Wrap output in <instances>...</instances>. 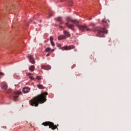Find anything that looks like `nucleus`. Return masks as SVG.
Instances as JSON below:
<instances>
[{
  "label": "nucleus",
  "instance_id": "23",
  "mask_svg": "<svg viewBox=\"0 0 131 131\" xmlns=\"http://www.w3.org/2000/svg\"><path fill=\"white\" fill-rule=\"evenodd\" d=\"M36 78V79H38V80H40V77L39 76H37Z\"/></svg>",
  "mask_w": 131,
  "mask_h": 131
},
{
  "label": "nucleus",
  "instance_id": "28",
  "mask_svg": "<svg viewBox=\"0 0 131 131\" xmlns=\"http://www.w3.org/2000/svg\"><path fill=\"white\" fill-rule=\"evenodd\" d=\"M28 75H31V73H29Z\"/></svg>",
  "mask_w": 131,
  "mask_h": 131
},
{
  "label": "nucleus",
  "instance_id": "29",
  "mask_svg": "<svg viewBox=\"0 0 131 131\" xmlns=\"http://www.w3.org/2000/svg\"><path fill=\"white\" fill-rule=\"evenodd\" d=\"M60 28H62V26H60Z\"/></svg>",
  "mask_w": 131,
  "mask_h": 131
},
{
  "label": "nucleus",
  "instance_id": "22",
  "mask_svg": "<svg viewBox=\"0 0 131 131\" xmlns=\"http://www.w3.org/2000/svg\"><path fill=\"white\" fill-rule=\"evenodd\" d=\"M30 79H32V80H34V79H35L34 78H33V76H30Z\"/></svg>",
  "mask_w": 131,
  "mask_h": 131
},
{
  "label": "nucleus",
  "instance_id": "6",
  "mask_svg": "<svg viewBox=\"0 0 131 131\" xmlns=\"http://www.w3.org/2000/svg\"><path fill=\"white\" fill-rule=\"evenodd\" d=\"M57 47L59 48L60 50H62V51H64V49L66 50V51H70V50H72L75 48L73 46H65L61 48V44H58Z\"/></svg>",
  "mask_w": 131,
  "mask_h": 131
},
{
  "label": "nucleus",
  "instance_id": "15",
  "mask_svg": "<svg viewBox=\"0 0 131 131\" xmlns=\"http://www.w3.org/2000/svg\"><path fill=\"white\" fill-rule=\"evenodd\" d=\"M37 88H38V89H40L41 90H42L43 89H46V87L44 86L43 85H41V84H37Z\"/></svg>",
  "mask_w": 131,
  "mask_h": 131
},
{
  "label": "nucleus",
  "instance_id": "7",
  "mask_svg": "<svg viewBox=\"0 0 131 131\" xmlns=\"http://www.w3.org/2000/svg\"><path fill=\"white\" fill-rule=\"evenodd\" d=\"M20 95H21V91H15L13 92L12 96L14 98V101H15V102H16V101H17V98H18L19 97V96H20Z\"/></svg>",
  "mask_w": 131,
  "mask_h": 131
},
{
  "label": "nucleus",
  "instance_id": "13",
  "mask_svg": "<svg viewBox=\"0 0 131 131\" xmlns=\"http://www.w3.org/2000/svg\"><path fill=\"white\" fill-rule=\"evenodd\" d=\"M55 19L58 21V22H59V24L62 25L64 24V21H63V20H62V17H58Z\"/></svg>",
  "mask_w": 131,
  "mask_h": 131
},
{
  "label": "nucleus",
  "instance_id": "24",
  "mask_svg": "<svg viewBox=\"0 0 131 131\" xmlns=\"http://www.w3.org/2000/svg\"><path fill=\"white\" fill-rule=\"evenodd\" d=\"M53 37L50 36V42L53 41Z\"/></svg>",
  "mask_w": 131,
  "mask_h": 131
},
{
  "label": "nucleus",
  "instance_id": "26",
  "mask_svg": "<svg viewBox=\"0 0 131 131\" xmlns=\"http://www.w3.org/2000/svg\"><path fill=\"white\" fill-rule=\"evenodd\" d=\"M54 51H55V50H54V49H52V50H51V53H53V52H54Z\"/></svg>",
  "mask_w": 131,
  "mask_h": 131
},
{
  "label": "nucleus",
  "instance_id": "17",
  "mask_svg": "<svg viewBox=\"0 0 131 131\" xmlns=\"http://www.w3.org/2000/svg\"><path fill=\"white\" fill-rule=\"evenodd\" d=\"M67 2L69 3L70 4V6H72V1L71 0H67Z\"/></svg>",
  "mask_w": 131,
  "mask_h": 131
},
{
  "label": "nucleus",
  "instance_id": "5",
  "mask_svg": "<svg viewBox=\"0 0 131 131\" xmlns=\"http://www.w3.org/2000/svg\"><path fill=\"white\" fill-rule=\"evenodd\" d=\"M108 32L107 30L105 28H100L97 31V36H99V37H104V34H107Z\"/></svg>",
  "mask_w": 131,
  "mask_h": 131
},
{
  "label": "nucleus",
  "instance_id": "9",
  "mask_svg": "<svg viewBox=\"0 0 131 131\" xmlns=\"http://www.w3.org/2000/svg\"><path fill=\"white\" fill-rule=\"evenodd\" d=\"M28 58H29L30 63H31L32 64L35 63V60H34V58H33V56L32 55L28 56Z\"/></svg>",
  "mask_w": 131,
  "mask_h": 131
},
{
  "label": "nucleus",
  "instance_id": "1",
  "mask_svg": "<svg viewBox=\"0 0 131 131\" xmlns=\"http://www.w3.org/2000/svg\"><path fill=\"white\" fill-rule=\"evenodd\" d=\"M47 96H48L47 92H44L34 97L30 101L31 106L37 107L39 104H43L47 101Z\"/></svg>",
  "mask_w": 131,
  "mask_h": 131
},
{
  "label": "nucleus",
  "instance_id": "21",
  "mask_svg": "<svg viewBox=\"0 0 131 131\" xmlns=\"http://www.w3.org/2000/svg\"><path fill=\"white\" fill-rule=\"evenodd\" d=\"M51 43V45L52 46V47H55V43H54V42L52 41L51 42H50Z\"/></svg>",
  "mask_w": 131,
  "mask_h": 131
},
{
  "label": "nucleus",
  "instance_id": "16",
  "mask_svg": "<svg viewBox=\"0 0 131 131\" xmlns=\"http://www.w3.org/2000/svg\"><path fill=\"white\" fill-rule=\"evenodd\" d=\"M102 23L105 25V26H107V21L105 20H102Z\"/></svg>",
  "mask_w": 131,
  "mask_h": 131
},
{
  "label": "nucleus",
  "instance_id": "14",
  "mask_svg": "<svg viewBox=\"0 0 131 131\" xmlns=\"http://www.w3.org/2000/svg\"><path fill=\"white\" fill-rule=\"evenodd\" d=\"M35 69V66H31L29 68V70L30 71H34V69Z\"/></svg>",
  "mask_w": 131,
  "mask_h": 131
},
{
  "label": "nucleus",
  "instance_id": "25",
  "mask_svg": "<svg viewBox=\"0 0 131 131\" xmlns=\"http://www.w3.org/2000/svg\"><path fill=\"white\" fill-rule=\"evenodd\" d=\"M50 53H48V54H47V57H49V56H50Z\"/></svg>",
  "mask_w": 131,
  "mask_h": 131
},
{
  "label": "nucleus",
  "instance_id": "4",
  "mask_svg": "<svg viewBox=\"0 0 131 131\" xmlns=\"http://www.w3.org/2000/svg\"><path fill=\"white\" fill-rule=\"evenodd\" d=\"M70 36H71V35L69 32L64 30L63 31V35H61L60 36H58V40H62V39H66V38L70 37Z\"/></svg>",
  "mask_w": 131,
  "mask_h": 131
},
{
  "label": "nucleus",
  "instance_id": "8",
  "mask_svg": "<svg viewBox=\"0 0 131 131\" xmlns=\"http://www.w3.org/2000/svg\"><path fill=\"white\" fill-rule=\"evenodd\" d=\"M1 88L4 91H7V90H8V85H7V83L5 82L1 83Z\"/></svg>",
  "mask_w": 131,
  "mask_h": 131
},
{
  "label": "nucleus",
  "instance_id": "12",
  "mask_svg": "<svg viewBox=\"0 0 131 131\" xmlns=\"http://www.w3.org/2000/svg\"><path fill=\"white\" fill-rule=\"evenodd\" d=\"M30 91V88L28 87H25L23 89V92L24 94H27V93H29Z\"/></svg>",
  "mask_w": 131,
  "mask_h": 131
},
{
  "label": "nucleus",
  "instance_id": "10",
  "mask_svg": "<svg viewBox=\"0 0 131 131\" xmlns=\"http://www.w3.org/2000/svg\"><path fill=\"white\" fill-rule=\"evenodd\" d=\"M64 24L67 26V27H68V28L71 29V30H74V25L72 24H69L68 23H66Z\"/></svg>",
  "mask_w": 131,
  "mask_h": 131
},
{
  "label": "nucleus",
  "instance_id": "20",
  "mask_svg": "<svg viewBox=\"0 0 131 131\" xmlns=\"http://www.w3.org/2000/svg\"><path fill=\"white\" fill-rule=\"evenodd\" d=\"M12 93V90H8L6 91V94H10Z\"/></svg>",
  "mask_w": 131,
  "mask_h": 131
},
{
  "label": "nucleus",
  "instance_id": "11",
  "mask_svg": "<svg viewBox=\"0 0 131 131\" xmlns=\"http://www.w3.org/2000/svg\"><path fill=\"white\" fill-rule=\"evenodd\" d=\"M41 69H44V70H50L51 69V67L49 65L47 66H41Z\"/></svg>",
  "mask_w": 131,
  "mask_h": 131
},
{
  "label": "nucleus",
  "instance_id": "19",
  "mask_svg": "<svg viewBox=\"0 0 131 131\" xmlns=\"http://www.w3.org/2000/svg\"><path fill=\"white\" fill-rule=\"evenodd\" d=\"M5 74L3 72H0V79L2 78V76H4Z\"/></svg>",
  "mask_w": 131,
  "mask_h": 131
},
{
  "label": "nucleus",
  "instance_id": "27",
  "mask_svg": "<svg viewBox=\"0 0 131 131\" xmlns=\"http://www.w3.org/2000/svg\"><path fill=\"white\" fill-rule=\"evenodd\" d=\"M49 17H52V14H50Z\"/></svg>",
  "mask_w": 131,
  "mask_h": 131
},
{
  "label": "nucleus",
  "instance_id": "3",
  "mask_svg": "<svg viewBox=\"0 0 131 131\" xmlns=\"http://www.w3.org/2000/svg\"><path fill=\"white\" fill-rule=\"evenodd\" d=\"M42 125H44V126H49V128H51L53 130H55L56 129H58L57 126H59V124L54 125V123L50 121L43 122Z\"/></svg>",
  "mask_w": 131,
  "mask_h": 131
},
{
  "label": "nucleus",
  "instance_id": "2",
  "mask_svg": "<svg viewBox=\"0 0 131 131\" xmlns=\"http://www.w3.org/2000/svg\"><path fill=\"white\" fill-rule=\"evenodd\" d=\"M66 20L68 24H69L70 21L75 24L76 26H77L79 30H80V31H82V32H83L85 29L86 30V31H91V29H90V28H88L86 25H78L79 21L77 20V19H72L70 17H67L66 18Z\"/></svg>",
  "mask_w": 131,
  "mask_h": 131
},
{
  "label": "nucleus",
  "instance_id": "18",
  "mask_svg": "<svg viewBox=\"0 0 131 131\" xmlns=\"http://www.w3.org/2000/svg\"><path fill=\"white\" fill-rule=\"evenodd\" d=\"M50 51H51L50 48L48 47L45 49V52H50Z\"/></svg>",
  "mask_w": 131,
  "mask_h": 131
}]
</instances>
